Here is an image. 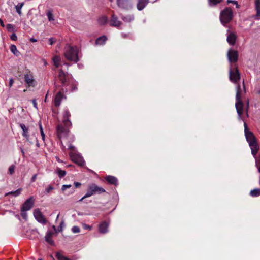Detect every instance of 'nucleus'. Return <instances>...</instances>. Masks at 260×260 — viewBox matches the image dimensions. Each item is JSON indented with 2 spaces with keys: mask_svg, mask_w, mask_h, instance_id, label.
I'll return each instance as SVG.
<instances>
[{
  "mask_svg": "<svg viewBox=\"0 0 260 260\" xmlns=\"http://www.w3.org/2000/svg\"><path fill=\"white\" fill-rule=\"evenodd\" d=\"M245 92L246 89L244 82H243L242 88H241L240 85H237L235 107L238 115V119L240 120L242 119V115L244 112H246V115L248 116V111L249 106V101L248 100H246V104H244L241 100L242 94L245 93Z\"/></svg>",
  "mask_w": 260,
  "mask_h": 260,
  "instance_id": "f257e3e1",
  "label": "nucleus"
},
{
  "mask_svg": "<svg viewBox=\"0 0 260 260\" xmlns=\"http://www.w3.org/2000/svg\"><path fill=\"white\" fill-rule=\"evenodd\" d=\"M244 132L246 140L250 147L251 153L255 158L256 166L260 173V154L258 156L256 155L259 150V146L255 136L251 132L248 130L245 122H244Z\"/></svg>",
  "mask_w": 260,
  "mask_h": 260,
  "instance_id": "f03ea898",
  "label": "nucleus"
},
{
  "mask_svg": "<svg viewBox=\"0 0 260 260\" xmlns=\"http://www.w3.org/2000/svg\"><path fill=\"white\" fill-rule=\"evenodd\" d=\"M69 75L67 72L63 71L62 69H60L58 74V78L61 84L62 88L58 91L55 96L54 99V104L56 106H59L63 98L62 93L67 92L68 89L66 88L69 82Z\"/></svg>",
  "mask_w": 260,
  "mask_h": 260,
  "instance_id": "7ed1b4c3",
  "label": "nucleus"
},
{
  "mask_svg": "<svg viewBox=\"0 0 260 260\" xmlns=\"http://www.w3.org/2000/svg\"><path fill=\"white\" fill-rule=\"evenodd\" d=\"M79 49L76 46L66 45L64 48V56L66 59L74 63H77L79 60Z\"/></svg>",
  "mask_w": 260,
  "mask_h": 260,
  "instance_id": "20e7f679",
  "label": "nucleus"
},
{
  "mask_svg": "<svg viewBox=\"0 0 260 260\" xmlns=\"http://www.w3.org/2000/svg\"><path fill=\"white\" fill-rule=\"evenodd\" d=\"M71 114L68 110H65L63 114V123L64 125V127L61 124L58 125L57 126V133L58 137L60 138L64 134H67L68 132L67 128L70 127L72 125V123L69 120V117Z\"/></svg>",
  "mask_w": 260,
  "mask_h": 260,
  "instance_id": "39448f33",
  "label": "nucleus"
},
{
  "mask_svg": "<svg viewBox=\"0 0 260 260\" xmlns=\"http://www.w3.org/2000/svg\"><path fill=\"white\" fill-rule=\"evenodd\" d=\"M233 17V12L230 8L226 7L220 13V21L224 26L229 23L232 20Z\"/></svg>",
  "mask_w": 260,
  "mask_h": 260,
  "instance_id": "423d86ee",
  "label": "nucleus"
},
{
  "mask_svg": "<svg viewBox=\"0 0 260 260\" xmlns=\"http://www.w3.org/2000/svg\"><path fill=\"white\" fill-rule=\"evenodd\" d=\"M105 191V190L103 188L98 186L95 184H90L88 187V190L86 194L81 199H80L79 201H82L83 199L86 198L91 197L95 194H101Z\"/></svg>",
  "mask_w": 260,
  "mask_h": 260,
  "instance_id": "0eeeda50",
  "label": "nucleus"
},
{
  "mask_svg": "<svg viewBox=\"0 0 260 260\" xmlns=\"http://www.w3.org/2000/svg\"><path fill=\"white\" fill-rule=\"evenodd\" d=\"M69 149H71L72 151L70 153V156L72 161L77 164L80 166L84 165L85 161L82 156L79 154H77L75 151V148L70 145Z\"/></svg>",
  "mask_w": 260,
  "mask_h": 260,
  "instance_id": "6e6552de",
  "label": "nucleus"
},
{
  "mask_svg": "<svg viewBox=\"0 0 260 260\" xmlns=\"http://www.w3.org/2000/svg\"><path fill=\"white\" fill-rule=\"evenodd\" d=\"M240 78V73L237 67H234L232 69V66L229 70V78L231 81L234 83H237Z\"/></svg>",
  "mask_w": 260,
  "mask_h": 260,
  "instance_id": "1a4fd4ad",
  "label": "nucleus"
},
{
  "mask_svg": "<svg viewBox=\"0 0 260 260\" xmlns=\"http://www.w3.org/2000/svg\"><path fill=\"white\" fill-rule=\"evenodd\" d=\"M34 216L35 219L39 223L45 224L47 222V220L43 215L40 210L38 208L35 209L33 212Z\"/></svg>",
  "mask_w": 260,
  "mask_h": 260,
  "instance_id": "9d476101",
  "label": "nucleus"
},
{
  "mask_svg": "<svg viewBox=\"0 0 260 260\" xmlns=\"http://www.w3.org/2000/svg\"><path fill=\"white\" fill-rule=\"evenodd\" d=\"M228 60L230 63L236 62L238 60V54L237 51L230 49L227 54Z\"/></svg>",
  "mask_w": 260,
  "mask_h": 260,
  "instance_id": "9b49d317",
  "label": "nucleus"
},
{
  "mask_svg": "<svg viewBox=\"0 0 260 260\" xmlns=\"http://www.w3.org/2000/svg\"><path fill=\"white\" fill-rule=\"evenodd\" d=\"M20 127L22 130V135L23 137L25 139L26 141L29 142L30 144H32L33 142L30 140V139L29 138V127L28 126H26L23 123H20L19 124Z\"/></svg>",
  "mask_w": 260,
  "mask_h": 260,
  "instance_id": "f8f14e48",
  "label": "nucleus"
},
{
  "mask_svg": "<svg viewBox=\"0 0 260 260\" xmlns=\"http://www.w3.org/2000/svg\"><path fill=\"white\" fill-rule=\"evenodd\" d=\"M35 199L33 197H30L23 204L21 209L23 210L28 211L31 209L34 204Z\"/></svg>",
  "mask_w": 260,
  "mask_h": 260,
  "instance_id": "ddd939ff",
  "label": "nucleus"
},
{
  "mask_svg": "<svg viewBox=\"0 0 260 260\" xmlns=\"http://www.w3.org/2000/svg\"><path fill=\"white\" fill-rule=\"evenodd\" d=\"M117 4L123 9L129 10L132 8V4L128 0H117Z\"/></svg>",
  "mask_w": 260,
  "mask_h": 260,
  "instance_id": "4468645a",
  "label": "nucleus"
},
{
  "mask_svg": "<svg viewBox=\"0 0 260 260\" xmlns=\"http://www.w3.org/2000/svg\"><path fill=\"white\" fill-rule=\"evenodd\" d=\"M109 224L106 222L103 221L99 225V231L101 234H106L108 232V228Z\"/></svg>",
  "mask_w": 260,
  "mask_h": 260,
  "instance_id": "2eb2a0df",
  "label": "nucleus"
},
{
  "mask_svg": "<svg viewBox=\"0 0 260 260\" xmlns=\"http://www.w3.org/2000/svg\"><path fill=\"white\" fill-rule=\"evenodd\" d=\"M110 24L112 26L119 27L121 24V22L118 20V17L114 14H113L110 21Z\"/></svg>",
  "mask_w": 260,
  "mask_h": 260,
  "instance_id": "dca6fc26",
  "label": "nucleus"
},
{
  "mask_svg": "<svg viewBox=\"0 0 260 260\" xmlns=\"http://www.w3.org/2000/svg\"><path fill=\"white\" fill-rule=\"evenodd\" d=\"M237 39V36L234 32H229L227 36V41L231 45H234L235 44Z\"/></svg>",
  "mask_w": 260,
  "mask_h": 260,
  "instance_id": "f3484780",
  "label": "nucleus"
},
{
  "mask_svg": "<svg viewBox=\"0 0 260 260\" xmlns=\"http://www.w3.org/2000/svg\"><path fill=\"white\" fill-rule=\"evenodd\" d=\"M24 80L29 86H34V79L31 74H26L24 75Z\"/></svg>",
  "mask_w": 260,
  "mask_h": 260,
  "instance_id": "a211bd4d",
  "label": "nucleus"
},
{
  "mask_svg": "<svg viewBox=\"0 0 260 260\" xmlns=\"http://www.w3.org/2000/svg\"><path fill=\"white\" fill-rule=\"evenodd\" d=\"M149 0H139L137 4V8L139 11H141L147 6Z\"/></svg>",
  "mask_w": 260,
  "mask_h": 260,
  "instance_id": "6ab92c4d",
  "label": "nucleus"
},
{
  "mask_svg": "<svg viewBox=\"0 0 260 260\" xmlns=\"http://www.w3.org/2000/svg\"><path fill=\"white\" fill-rule=\"evenodd\" d=\"M53 233L51 231H48L45 235V241L51 245L54 244V241L52 239Z\"/></svg>",
  "mask_w": 260,
  "mask_h": 260,
  "instance_id": "aec40b11",
  "label": "nucleus"
},
{
  "mask_svg": "<svg viewBox=\"0 0 260 260\" xmlns=\"http://www.w3.org/2000/svg\"><path fill=\"white\" fill-rule=\"evenodd\" d=\"M105 180L110 184L117 185L118 184L117 179L112 176H107L105 177Z\"/></svg>",
  "mask_w": 260,
  "mask_h": 260,
  "instance_id": "412c9836",
  "label": "nucleus"
},
{
  "mask_svg": "<svg viewBox=\"0 0 260 260\" xmlns=\"http://www.w3.org/2000/svg\"><path fill=\"white\" fill-rule=\"evenodd\" d=\"M52 60L54 65L56 67L58 68L61 65V59L59 56L55 55L52 58Z\"/></svg>",
  "mask_w": 260,
  "mask_h": 260,
  "instance_id": "4be33fe9",
  "label": "nucleus"
},
{
  "mask_svg": "<svg viewBox=\"0 0 260 260\" xmlns=\"http://www.w3.org/2000/svg\"><path fill=\"white\" fill-rule=\"evenodd\" d=\"M255 9L256 14L255 15V18L258 19L260 16V0H255Z\"/></svg>",
  "mask_w": 260,
  "mask_h": 260,
  "instance_id": "5701e85b",
  "label": "nucleus"
},
{
  "mask_svg": "<svg viewBox=\"0 0 260 260\" xmlns=\"http://www.w3.org/2000/svg\"><path fill=\"white\" fill-rule=\"evenodd\" d=\"M107 40V38L105 36H102L96 40L95 43L97 45H102L105 43Z\"/></svg>",
  "mask_w": 260,
  "mask_h": 260,
  "instance_id": "b1692460",
  "label": "nucleus"
},
{
  "mask_svg": "<svg viewBox=\"0 0 260 260\" xmlns=\"http://www.w3.org/2000/svg\"><path fill=\"white\" fill-rule=\"evenodd\" d=\"M121 19L125 22H131V21H133L134 19V16L133 15H127L126 16H121Z\"/></svg>",
  "mask_w": 260,
  "mask_h": 260,
  "instance_id": "393cba45",
  "label": "nucleus"
},
{
  "mask_svg": "<svg viewBox=\"0 0 260 260\" xmlns=\"http://www.w3.org/2000/svg\"><path fill=\"white\" fill-rule=\"evenodd\" d=\"M21 191H22V189L21 188H19V189H17L15 191H10V192H9L8 193H6L5 194V196H8L9 194H12L14 197H17L19 195H20L21 192Z\"/></svg>",
  "mask_w": 260,
  "mask_h": 260,
  "instance_id": "a878e982",
  "label": "nucleus"
},
{
  "mask_svg": "<svg viewBox=\"0 0 260 260\" xmlns=\"http://www.w3.org/2000/svg\"><path fill=\"white\" fill-rule=\"evenodd\" d=\"M24 2L19 3L17 5H16L15 7L17 13L20 16H21L22 15L21 9L22 8V7L24 6Z\"/></svg>",
  "mask_w": 260,
  "mask_h": 260,
  "instance_id": "bb28decb",
  "label": "nucleus"
},
{
  "mask_svg": "<svg viewBox=\"0 0 260 260\" xmlns=\"http://www.w3.org/2000/svg\"><path fill=\"white\" fill-rule=\"evenodd\" d=\"M250 195L252 197H258L260 196V189L255 188L251 190Z\"/></svg>",
  "mask_w": 260,
  "mask_h": 260,
  "instance_id": "cd10ccee",
  "label": "nucleus"
},
{
  "mask_svg": "<svg viewBox=\"0 0 260 260\" xmlns=\"http://www.w3.org/2000/svg\"><path fill=\"white\" fill-rule=\"evenodd\" d=\"M223 0H208V5L210 7H215L220 3Z\"/></svg>",
  "mask_w": 260,
  "mask_h": 260,
  "instance_id": "c85d7f7f",
  "label": "nucleus"
},
{
  "mask_svg": "<svg viewBox=\"0 0 260 260\" xmlns=\"http://www.w3.org/2000/svg\"><path fill=\"white\" fill-rule=\"evenodd\" d=\"M56 257L58 260H70L68 257L64 256L61 252H57Z\"/></svg>",
  "mask_w": 260,
  "mask_h": 260,
  "instance_id": "c756f323",
  "label": "nucleus"
},
{
  "mask_svg": "<svg viewBox=\"0 0 260 260\" xmlns=\"http://www.w3.org/2000/svg\"><path fill=\"white\" fill-rule=\"evenodd\" d=\"M11 51L16 56H19L20 53L18 51L16 46L15 45H11L10 47Z\"/></svg>",
  "mask_w": 260,
  "mask_h": 260,
  "instance_id": "7c9ffc66",
  "label": "nucleus"
},
{
  "mask_svg": "<svg viewBox=\"0 0 260 260\" xmlns=\"http://www.w3.org/2000/svg\"><path fill=\"white\" fill-rule=\"evenodd\" d=\"M56 172L59 177V178H62L66 175V172L64 170H61L59 168H57Z\"/></svg>",
  "mask_w": 260,
  "mask_h": 260,
  "instance_id": "2f4dec72",
  "label": "nucleus"
},
{
  "mask_svg": "<svg viewBox=\"0 0 260 260\" xmlns=\"http://www.w3.org/2000/svg\"><path fill=\"white\" fill-rule=\"evenodd\" d=\"M108 21L107 17L105 16H102L98 19V22L100 25H105Z\"/></svg>",
  "mask_w": 260,
  "mask_h": 260,
  "instance_id": "473e14b6",
  "label": "nucleus"
},
{
  "mask_svg": "<svg viewBox=\"0 0 260 260\" xmlns=\"http://www.w3.org/2000/svg\"><path fill=\"white\" fill-rule=\"evenodd\" d=\"M39 128L40 130V133H41L42 139L43 141H44L45 139V135L44 133L43 128V127H42L41 122H39Z\"/></svg>",
  "mask_w": 260,
  "mask_h": 260,
  "instance_id": "72a5a7b5",
  "label": "nucleus"
},
{
  "mask_svg": "<svg viewBox=\"0 0 260 260\" xmlns=\"http://www.w3.org/2000/svg\"><path fill=\"white\" fill-rule=\"evenodd\" d=\"M47 16L49 21H52L54 20L53 15L50 11L47 13Z\"/></svg>",
  "mask_w": 260,
  "mask_h": 260,
  "instance_id": "f704fd0d",
  "label": "nucleus"
},
{
  "mask_svg": "<svg viewBox=\"0 0 260 260\" xmlns=\"http://www.w3.org/2000/svg\"><path fill=\"white\" fill-rule=\"evenodd\" d=\"M6 28L9 32H12L14 31V25L12 24H8L6 25Z\"/></svg>",
  "mask_w": 260,
  "mask_h": 260,
  "instance_id": "c9c22d12",
  "label": "nucleus"
},
{
  "mask_svg": "<svg viewBox=\"0 0 260 260\" xmlns=\"http://www.w3.org/2000/svg\"><path fill=\"white\" fill-rule=\"evenodd\" d=\"M21 215L22 217V218L25 219V220H27V214L26 213L27 211L23 210L22 209H21Z\"/></svg>",
  "mask_w": 260,
  "mask_h": 260,
  "instance_id": "e433bc0d",
  "label": "nucleus"
},
{
  "mask_svg": "<svg viewBox=\"0 0 260 260\" xmlns=\"http://www.w3.org/2000/svg\"><path fill=\"white\" fill-rule=\"evenodd\" d=\"M64 226V222L62 221L60 222L59 226L57 228V231L56 232H60L62 231L63 228Z\"/></svg>",
  "mask_w": 260,
  "mask_h": 260,
  "instance_id": "4c0bfd02",
  "label": "nucleus"
},
{
  "mask_svg": "<svg viewBox=\"0 0 260 260\" xmlns=\"http://www.w3.org/2000/svg\"><path fill=\"white\" fill-rule=\"evenodd\" d=\"M72 231L74 233H78L80 232V228L77 226H74L72 228Z\"/></svg>",
  "mask_w": 260,
  "mask_h": 260,
  "instance_id": "58836bf2",
  "label": "nucleus"
},
{
  "mask_svg": "<svg viewBox=\"0 0 260 260\" xmlns=\"http://www.w3.org/2000/svg\"><path fill=\"white\" fill-rule=\"evenodd\" d=\"M227 3L235 4V5H236V7L237 8H239V6L238 5L237 1H234V0H227Z\"/></svg>",
  "mask_w": 260,
  "mask_h": 260,
  "instance_id": "ea45409f",
  "label": "nucleus"
},
{
  "mask_svg": "<svg viewBox=\"0 0 260 260\" xmlns=\"http://www.w3.org/2000/svg\"><path fill=\"white\" fill-rule=\"evenodd\" d=\"M72 186L71 184L69 185H63L61 187V190L63 191H65L67 189L70 188Z\"/></svg>",
  "mask_w": 260,
  "mask_h": 260,
  "instance_id": "a19ab883",
  "label": "nucleus"
},
{
  "mask_svg": "<svg viewBox=\"0 0 260 260\" xmlns=\"http://www.w3.org/2000/svg\"><path fill=\"white\" fill-rule=\"evenodd\" d=\"M82 226L85 230H91L92 229L91 226L88 225L85 223H82Z\"/></svg>",
  "mask_w": 260,
  "mask_h": 260,
  "instance_id": "79ce46f5",
  "label": "nucleus"
},
{
  "mask_svg": "<svg viewBox=\"0 0 260 260\" xmlns=\"http://www.w3.org/2000/svg\"><path fill=\"white\" fill-rule=\"evenodd\" d=\"M15 167L14 165H11L9 168V172L10 174H12L14 172Z\"/></svg>",
  "mask_w": 260,
  "mask_h": 260,
  "instance_id": "37998d69",
  "label": "nucleus"
},
{
  "mask_svg": "<svg viewBox=\"0 0 260 260\" xmlns=\"http://www.w3.org/2000/svg\"><path fill=\"white\" fill-rule=\"evenodd\" d=\"M54 189L52 186L49 185L48 187H47L45 191L47 193H49L51 190H52Z\"/></svg>",
  "mask_w": 260,
  "mask_h": 260,
  "instance_id": "c03bdc74",
  "label": "nucleus"
},
{
  "mask_svg": "<svg viewBox=\"0 0 260 260\" xmlns=\"http://www.w3.org/2000/svg\"><path fill=\"white\" fill-rule=\"evenodd\" d=\"M56 42V39L54 38H50L49 39V42L50 45H52Z\"/></svg>",
  "mask_w": 260,
  "mask_h": 260,
  "instance_id": "a18cd8bd",
  "label": "nucleus"
},
{
  "mask_svg": "<svg viewBox=\"0 0 260 260\" xmlns=\"http://www.w3.org/2000/svg\"><path fill=\"white\" fill-rule=\"evenodd\" d=\"M77 84L76 83H73L72 84V91H74L77 90Z\"/></svg>",
  "mask_w": 260,
  "mask_h": 260,
  "instance_id": "49530a36",
  "label": "nucleus"
},
{
  "mask_svg": "<svg viewBox=\"0 0 260 260\" xmlns=\"http://www.w3.org/2000/svg\"><path fill=\"white\" fill-rule=\"evenodd\" d=\"M10 38L13 41H16L17 39V37L15 33H13L11 35Z\"/></svg>",
  "mask_w": 260,
  "mask_h": 260,
  "instance_id": "de8ad7c7",
  "label": "nucleus"
},
{
  "mask_svg": "<svg viewBox=\"0 0 260 260\" xmlns=\"http://www.w3.org/2000/svg\"><path fill=\"white\" fill-rule=\"evenodd\" d=\"M37 174H34L31 178V182H34L37 179Z\"/></svg>",
  "mask_w": 260,
  "mask_h": 260,
  "instance_id": "09e8293b",
  "label": "nucleus"
},
{
  "mask_svg": "<svg viewBox=\"0 0 260 260\" xmlns=\"http://www.w3.org/2000/svg\"><path fill=\"white\" fill-rule=\"evenodd\" d=\"M32 102L34 107L35 108L37 109V104L36 102V100L35 99H34V100H32Z\"/></svg>",
  "mask_w": 260,
  "mask_h": 260,
  "instance_id": "8fccbe9b",
  "label": "nucleus"
},
{
  "mask_svg": "<svg viewBox=\"0 0 260 260\" xmlns=\"http://www.w3.org/2000/svg\"><path fill=\"white\" fill-rule=\"evenodd\" d=\"M14 83V80L13 78H10L9 80V86L11 87L13 85Z\"/></svg>",
  "mask_w": 260,
  "mask_h": 260,
  "instance_id": "3c124183",
  "label": "nucleus"
},
{
  "mask_svg": "<svg viewBox=\"0 0 260 260\" xmlns=\"http://www.w3.org/2000/svg\"><path fill=\"white\" fill-rule=\"evenodd\" d=\"M74 184L75 187H78L81 185V183L77 182H75Z\"/></svg>",
  "mask_w": 260,
  "mask_h": 260,
  "instance_id": "603ef678",
  "label": "nucleus"
},
{
  "mask_svg": "<svg viewBox=\"0 0 260 260\" xmlns=\"http://www.w3.org/2000/svg\"><path fill=\"white\" fill-rule=\"evenodd\" d=\"M0 24L3 27H5V24L1 19H0Z\"/></svg>",
  "mask_w": 260,
  "mask_h": 260,
  "instance_id": "864d4df0",
  "label": "nucleus"
},
{
  "mask_svg": "<svg viewBox=\"0 0 260 260\" xmlns=\"http://www.w3.org/2000/svg\"><path fill=\"white\" fill-rule=\"evenodd\" d=\"M30 41L31 42H36L37 40V39L34 38H31L30 39Z\"/></svg>",
  "mask_w": 260,
  "mask_h": 260,
  "instance_id": "5fc2aeb1",
  "label": "nucleus"
},
{
  "mask_svg": "<svg viewBox=\"0 0 260 260\" xmlns=\"http://www.w3.org/2000/svg\"><path fill=\"white\" fill-rule=\"evenodd\" d=\"M21 151L23 156L25 155L24 151L23 148H21Z\"/></svg>",
  "mask_w": 260,
  "mask_h": 260,
  "instance_id": "6e6d98bb",
  "label": "nucleus"
},
{
  "mask_svg": "<svg viewBox=\"0 0 260 260\" xmlns=\"http://www.w3.org/2000/svg\"><path fill=\"white\" fill-rule=\"evenodd\" d=\"M35 139H36V141H37L36 145H37V146L38 147H40V144H39V143H38V142L37 139L36 138H35Z\"/></svg>",
  "mask_w": 260,
  "mask_h": 260,
  "instance_id": "4d7b16f0",
  "label": "nucleus"
},
{
  "mask_svg": "<svg viewBox=\"0 0 260 260\" xmlns=\"http://www.w3.org/2000/svg\"><path fill=\"white\" fill-rule=\"evenodd\" d=\"M56 160H57L58 162H62V161H61V160H60V159L58 157H56Z\"/></svg>",
  "mask_w": 260,
  "mask_h": 260,
  "instance_id": "13d9d810",
  "label": "nucleus"
},
{
  "mask_svg": "<svg viewBox=\"0 0 260 260\" xmlns=\"http://www.w3.org/2000/svg\"><path fill=\"white\" fill-rule=\"evenodd\" d=\"M78 66L79 68H81L83 66L81 64H78Z\"/></svg>",
  "mask_w": 260,
  "mask_h": 260,
  "instance_id": "bf43d9fd",
  "label": "nucleus"
},
{
  "mask_svg": "<svg viewBox=\"0 0 260 260\" xmlns=\"http://www.w3.org/2000/svg\"><path fill=\"white\" fill-rule=\"evenodd\" d=\"M63 64H64V65H65V66H67V67H69V63H64Z\"/></svg>",
  "mask_w": 260,
  "mask_h": 260,
  "instance_id": "052dcab7",
  "label": "nucleus"
},
{
  "mask_svg": "<svg viewBox=\"0 0 260 260\" xmlns=\"http://www.w3.org/2000/svg\"><path fill=\"white\" fill-rule=\"evenodd\" d=\"M122 37H123V38H125V37H126V35H125V34H122Z\"/></svg>",
  "mask_w": 260,
  "mask_h": 260,
  "instance_id": "680f3d73",
  "label": "nucleus"
},
{
  "mask_svg": "<svg viewBox=\"0 0 260 260\" xmlns=\"http://www.w3.org/2000/svg\"><path fill=\"white\" fill-rule=\"evenodd\" d=\"M52 228H53V229L55 231H56V227H55V225H53V226H52Z\"/></svg>",
  "mask_w": 260,
  "mask_h": 260,
  "instance_id": "e2e57ef3",
  "label": "nucleus"
},
{
  "mask_svg": "<svg viewBox=\"0 0 260 260\" xmlns=\"http://www.w3.org/2000/svg\"><path fill=\"white\" fill-rule=\"evenodd\" d=\"M59 216V214H58L57 216V217H56V220H58Z\"/></svg>",
  "mask_w": 260,
  "mask_h": 260,
  "instance_id": "0e129e2a",
  "label": "nucleus"
},
{
  "mask_svg": "<svg viewBox=\"0 0 260 260\" xmlns=\"http://www.w3.org/2000/svg\"><path fill=\"white\" fill-rule=\"evenodd\" d=\"M74 191H75V190H73L72 191V192H71V193H73V192H74Z\"/></svg>",
  "mask_w": 260,
  "mask_h": 260,
  "instance_id": "69168bd1",
  "label": "nucleus"
},
{
  "mask_svg": "<svg viewBox=\"0 0 260 260\" xmlns=\"http://www.w3.org/2000/svg\"><path fill=\"white\" fill-rule=\"evenodd\" d=\"M38 260H42L41 259H39Z\"/></svg>",
  "mask_w": 260,
  "mask_h": 260,
  "instance_id": "338daca9",
  "label": "nucleus"
}]
</instances>
